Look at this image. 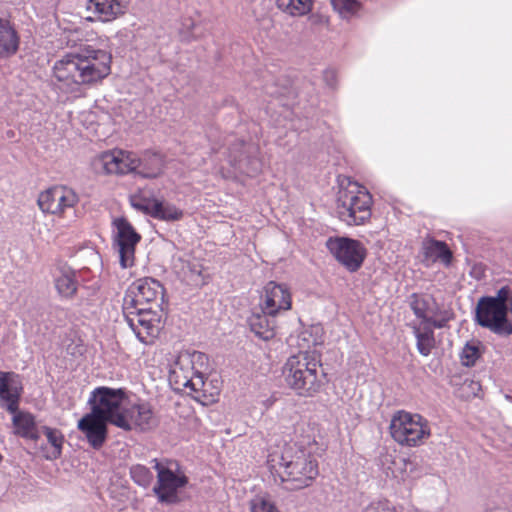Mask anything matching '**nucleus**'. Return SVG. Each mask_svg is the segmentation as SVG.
Wrapping results in <instances>:
<instances>
[{"label":"nucleus","mask_w":512,"mask_h":512,"mask_svg":"<svg viewBox=\"0 0 512 512\" xmlns=\"http://www.w3.org/2000/svg\"><path fill=\"white\" fill-rule=\"evenodd\" d=\"M112 55L92 45L80 43L54 65V76L70 91H78L81 85L102 81L111 73Z\"/></svg>","instance_id":"1"},{"label":"nucleus","mask_w":512,"mask_h":512,"mask_svg":"<svg viewBox=\"0 0 512 512\" xmlns=\"http://www.w3.org/2000/svg\"><path fill=\"white\" fill-rule=\"evenodd\" d=\"M267 465L283 488L297 491L309 487L319 475L315 456L297 443H286L268 455Z\"/></svg>","instance_id":"2"},{"label":"nucleus","mask_w":512,"mask_h":512,"mask_svg":"<svg viewBox=\"0 0 512 512\" xmlns=\"http://www.w3.org/2000/svg\"><path fill=\"white\" fill-rule=\"evenodd\" d=\"M283 376L287 386L303 397L318 393L325 378L321 365L307 353L289 357L283 367Z\"/></svg>","instance_id":"3"},{"label":"nucleus","mask_w":512,"mask_h":512,"mask_svg":"<svg viewBox=\"0 0 512 512\" xmlns=\"http://www.w3.org/2000/svg\"><path fill=\"white\" fill-rule=\"evenodd\" d=\"M372 196L356 182L339 190L336 212L347 225H362L371 217Z\"/></svg>","instance_id":"4"},{"label":"nucleus","mask_w":512,"mask_h":512,"mask_svg":"<svg viewBox=\"0 0 512 512\" xmlns=\"http://www.w3.org/2000/svg\"><path fill=\"white\" fill-rule=\"evenodd\" d=\"M128 399L124 389H114L106 386L95 388L90 395L89 405L92 414L119 427L128 428L127 422L122 418L125 402Z\"/></svg>","instance_id":"5"},{"label":"nucleus","mask_w":512,"mask_h":512,"mask_svg":"<svg viewBox=\"0 0 512 512\" xmlns=\"http://www.w3.org/2000/svg\"><path fill=\"white\" fill-rule=\"evenodd\" d=\"M390 434L401 445L418 446L430 436L428 422L419 414L398 411L391 419Z\"/></svg>","instance_id":"6"},{"label":"nucleus","mask_w":512,"mask_h":512,"mask_svg":"<svg viewBox=\"0 0 512 512\" xmlns=\"http://www.w3.org/2000/svg\"><path fill=\"white\" fill-rule=\"evenodd\" d=\"M154 468L157 471V484L153 488L154 494L160 503L176 504L180 501L178 489L188 484V478L183 472H179V465L172 460L160 462L153 459Z\"/></svg>","instance_id":"7"},{"label":"nucleus","mask_w":512,"mask_h":512,"mask_svg":"<svg viewBox=\"0 0 512 512\" xmlns=\"http://www.w3.org/2000/svg\"><path fill=\"white\" fill-rule=\"evenodd\" d=\"M165 289L156 279L145 277L135 280L127 289L122 307L128 309L152 307L163 310Z\"/></svg>","instance_id":"8"},{"label":"nucleus","mask_w":512,"mask_h":512,"mask_svg":"<svg viewBox=\"0 0 512 512\" xmlns=\"http://www.w3.org/2000/svg\"><path fill=\"white\" fill-rule=\"evenodd\" d=\"M155 165L152 169L137 170L141 166V160L132 152L114 150L102 153L99 162L107 174H127L135 172L143 178H156L161 174V160L154 156Z\"/></svg>","instance_id":"9"},{"label":"nucleus","mask_w":512,"mask_h":512,"mask_svg":"<svg viewBox=\"0 0 512 512\" xmlns=\"http://www.w3.org/2000/svg\"><path fill=\"white\" fill-rule=\"evenodd\" d=\"M169 382L174 390L189 395L199 393L204 386L203 376L194 369L192 356L187 352L179 354L171 365Z\"/></svg>","instance_id":"10"},{"label":"nucleus","mask_w":512,"mask_h":512,"mask_svg":"<svg viewBox=\"0 0 512 512\" xmlns=\"http://www.w3.org/2000/svg\"><path fill=\"white\" fill-rule=\"evenodd\" d=\"M476 322L500 336L512 334V323L508 319V310L497 305L490 296L479 299L475 310Z\"/></svg>","instance_id":"11"},{"label":"nucleus","mask_w":512,"mask_h":512,"mask_svg":"<svg viewBox=\"0 0 512 512\" xmlns=\"http://www.w3.org/2000/svg\"><path fill=\"white\" fill-rule=\"evenodd\" d=\"M326 247L336 260L350 272L360 269L367 254L366 248L360 241L348 237H330L326 242Z\"/></svg>","instance_id":"12"},{"label":"nucleus","mask_w":512,"mask_h":512,"mask_svg":"<svg viewBox=\"0 0 512 512\" xmlns=\"http://www.w3.org/2000/svg\"><path fill=\"white\" fill-rule=\"evenodd\" d=\"M123 315L137 338L145 344L152 343L160 329V316L152 307L128 309L122 307Z\"/></svg>","instance_id":"13"},{"label":"nucleus","mask_w":512,"mask_h":512,"mask_svg":"<svg viewBox=\"0 0 512 512\" xmlns=\"http://www.w3.org/2000/svg\"><path fill=\"white\" fill-rule=\"evenodd\" d=\"M116 228L114 241L120 257V264L123 268L131 267L134 264L135 248L141 240V235L125 217L115 218L112 222Z\"/></svg>","instance_id":"14"},{"label":"nucleus","mask_w":512,"mask_h":512,"mask_svg":"<svg viewBox=\"0 0 512 512\" xmlns=\"http://www.w3.org/2000/svg\"><path fill=\"white\" fill-rule=\"evenodd\" d=\"M79 201L78 195L66 186H54L38 196V206L44 213L61 214L65 209L74 207Z\"/></svg>","instance_id":"15"},{"label":"nucleus","mask_w":512,"mask_h":512,"mask_svg":"<svg viewBox=\"0 0 512 512\" xmlns=\"http://www.w3.org/2000/svg\"><path fill=\"white\" fill-rule=\"evenodd\" d=\"M107 423L109 422L92 413H87L78 421L77 428L84 434L89 445L99 450L107 440Z\"/></svg>","instance_id":"16"},{"label":"nucleus","mask_w":512,"mask_h":512,"mask_svg":"<svg viewBox=\"0 0 512 512\" xmlns=\"http://www.w3.org/2000/svg\"><path fill=\"white\" fill-rule=\"evenodd\" d=\"M121 416L128 424V428H122L125 431H130L134 427L146 431L156 426L152 408L148 403L126 406Z\"/></svg>","instance_id":"17"},{"label":"nucleus","mask_w":512,"mask_h":512,"mask_svg":"<svg viewBox=\"0 0 512 512\" xmlns=\"http://www.w3.org/2000/svg\"><path fill=\"white\" fill-rule=\"evenodd\" d=\"M265 300L263 308L270 314H277L280 310L291 308V294L284 284L270 281L264 287Z\"/></svg>","instance_id":"18"},{"label":"nucleus","mask_w":512,"mask_h":512,"mask_svg":"<svg viewBox=\"0 0 512 512\" xmlns=\"http://www.w3.org/2000/svg\"><path fill=\"white\" fill-rule=\"evenodd\" d=\"M276 314L268 313L267 309L261 308L259 312H253L248 318L250 330L262 340H270L275 336Z\"/></svg>","instance_id":"19"},{"label":"nucleus","mask_w":512,"mask_h":512,"mask_svg":"<svg viewBox=\"0 0 512 512\" xmlns=\"http://www.w3.org/2000/svg\"><path fill=\"white\" fill-rule=\"evenodd\" d=\"M89 3L101 21L110 22L126 13L130 0H89Z\"/></svg>","instance_id":"20"},{"label":"nucleus","mask_w":512,"mask_h":512,"mask_svg":"<svg viewBox=\"0 0 512 512\" xmlns=\"http://www.w3.org/2000/svg\"><path fill=\"white\" fill-rule=\"evenodd\" d=\"M54 284L62 298L72 299L78 290L76 271L67 265L59 266L54 276Z\"/></svg>","instance_id":"21"},{"label":"nucleus","mask_w":512,"mask_h":512,"mask_svg":"<svg viewBox=\"0 0 512 512\" xmlns=\"http://www.w3.org/2000/svg\"><path fill=\"white\" fill-rule=\"evenodd\" d=\"M237 146L242 150L239 154L232 155L233 165L249 176L257 174L261 170V162L258 158L250 156V154L256 152L257 148L253 144H245L244 142L239 143Z\"/></svg>","instance_id":"22"},{"label":"nucleus","mask_w":512,"mask_h":512,"mask_svg":"<svg viewBox=\"0 0 512 512\" xmlns=\"http://www.w3.org/2000/svg\"><path fill=\"white\" fill-rule=\"evenodd\" d=\"M12 422L15 435L32 441H37L40 438L41 427L37 426L35 417L31 413H16L13 416Z\"/></svg>","instance_id":"23"},{"label":"nucleus","mask_w":512,"mask_h":512,"mask_svg":"<svg viewBox=\"0 0 512 512\" xmlns=\"http://www.w3.org/2000/svg\"><path fill=\"white\" fill-rule=\"evenodd\" d=\"M422 252L424 260L428 262L441 261L445 265H449L452 261V252L448 245L434 238H426L422 242Z\"/></svg>","instance_id":"24"},{"label":"nucleus","mask_w":512,"mask_h":512,"mask_svg":"<svg viewBox=\"0 0 512 512\" xmlns=\"http://www.w3.org/2000/svg\"><path fill=\"white\" fill-rule=\"evenodd\" d=\"M19 47V37L9 21L0 18V57L15 54Z\"/></svg>","instance_id":"25"},{"label":"nucleus","mask_w":512,"mask_h":512,"mask_svg":"<svg viewBox=\"0 0 512 512\" xmlns=\"http://www.w3.org/2000/svg\"><path fill=\"white\" fill-rule=\"evenodd\" d=\"M40 432L46 436L48 443L51 445V449L42 448L45 459L56 460L60 458L64 443V435L62 432L48 426H42Z\"/></svg>","instance_id":"26"},{"label":"nucleus","mask_w":512,"mask_h":512,"mask_svg":"<svg viewBox=\"0 0 512 512\" xmlns=\"http://www.w3.org/2000/svg\"><path fill=\"white\" fill-rule=\"evenodd\" d=\"M413 334L417 340V350L423 356H428L435 347L434 331L430 325L413 326Z\"/></svg>","instance_id":"27"},{"label":"nucleus","mask_w":512,"mask_h":512,"mask_svg":"<svg viewBox=\"0 0 512 512\" xmlns=\"http://www.w3.org/2000/svg\"><path fill=\"white\" fill-rule=\"evenodd\" d=\"M314 0H276L277 7L291 16L308 14L313 7Z\"/></svg>","instance_id":"28"},{"label":"nucleus","mask_w":512,"mask_h":512,"mask_svg":"<svg viewBox=\"0 0 512 512\" xmlns=\"http://www.w3.org/2000/svg\"><path fill=\"white\" fill-rule=\"evenodd\" d=\"M435 303L432 296H423L413 293L410 296V307L417 318L422 319V323L429 317L428 313H435L431 305Z\"/></svg>","instance_id":"29"},{"label":"nucleus","mask_w":512,"mask_h":512,"mask_svg":"<svg viewBox=\"0 0 512 512\" xmlns=\"http://www.w3.org/2000/svg\"><path fill=\"white\" fill-rule=\"evenodd\" d=\"M18 376L13 372L0 371V398L4 399L13 395L15 392H21Z\"/></svg>","instance_id":"30"},{"label":"nucleus","mask_w":512,"mask_h":512,"mask_svg":"<svg viewBox=\"0 0 512 512\" xmlns=\"http://www.w3.org/2000/svg\"><path fill=\"white\" fill-rule=\"evenodd\" d=\"M158 200L155 198L146 197L141 192L133 194L130 196V204L131 206L149 216H152V213H156Z\"/></svg>","instance_id":"31"},{"label":"nucleus","mask_w":512,"mask_h":512,"mask_svg":"<svg viewBox=\"0 0 512 512\" xmlns=\"http://www.w3.org/2000/svg\"><path fill=\"white\" fill-rule=\"evenodd\" d=\"M157 204L159 205L157 207L158 211L152 213L151 217L165 221H177L183 217V212L176 206L160 200H158Z\"/></svg>","instance_id":"32"},{"label":"nucleus","mask_w":512,"mask_h":512,"mask_svg":"<svg viewBox=\"0 0 512 512\" xmlns=\"http://www.w3.org/2000/svg\"><path fill=\"white\" fill-rule=\"evenodd\" d=\"M129 473L134 483L143 488H148L154 479L149 468L141 464L132 465Z\"/></svg>","instance_id":"33"},{"label":"nucleus","mask_w":512,"mask_h":512,"mask_svg":"<svg viewBox=\"0 0 512 512\" xmlns=\"http://www.w3.org/2000/svg\"><path fill=\"white\" fill-rule=\"evenodd\" d=\"M390 460L391 466L387 467V470L390 471V474L394 478H401L403 479V474L407 471L408 466H413L412 462L407 460L405 457L402 456H395L392 457V455L385 456V461L388 462Z\"/></svg>","instance_id":"34"},{"label":"nucleus","mask_w":512,"mask_h":512,"mask_svg":"<svg viewBox=\"0 0 512 512\" xmlns=\"http://www.w3.org/2000/svg\"><path fill=\"white\" fill-rule=\"evenodd\" d=\"M480 342L470 341L467 342L461 352V361L464 366L471 367L475 365L477 359L480 357Z\"/></svg>","instance_id":"35"},{"label":"nucleus","mask_w":512,"mask_h":512,"mask_svg":"<svg viewBox=\"0 0 512 512\" xmlns=\"http://www.w3.org/2000/svg\"><path fill=\"white\" fill-rule=\"evenodd\" d=\"M251 512H279L278 508L268 497L257 495L250 501Z\"/></svg>","instance_id":"36"},{"label":"nucleus","mask_w":512,"mask_h":512,"mask_svg":"<svg viewBox=\"0 0 512 512\" xmlns=\"http://www.w3.org/2000/svg\"><path fill=\"white\" fill-rule=\"evenodd\" d=\"M331 4L341 15L353 14L360 7V3L357 0H331Z\"/></svg>","instance_id":"37"},{"label":"nucleus","mask_w":512,"mask_h":512,"mask_svg":"<svg viewBox=\"0 0 512 512\" xmlns=\"http://www.w3.org/2000/svg\"><path fill=\"white\" fill-rule=\"evenodd\" d=\"M511 295H512L511 289L508 286H504L497 291L496 296H494V297L490 296V298L492 300H494V302L497 305L507 308V310H509L508 302L510 303Z\"/></svg>","instance_id":"38"},{"label":"nucleus","mask_w":512,"mask_h":512,"mask_svg":"<svg viewBox=\"0 0 512 512\" xmlns=\"http://www.w3.org/2000/svg\"><path fill=\"white\" fill-rule=\"evenodd\" d=\"M364 512H396L395 508L388 502H376L368 505Z\"/></svg>","instance_id":"39"},{"label":"nucleus","mask_w":512,"mask_h":512,"mask_svg":"<svg viewBox=\"0 0 512 512\" xmlns=\"http://www.w3.org/2000/svg\"><path fill=\"white\" fill-rule=\"evenodd\" d=\"M21 396V392H15L13 395L4 398L3 400L7 402V410L8 412L15 415L16 413H19L18 411V402Z\"/></svg>","instance_id":"40"},{"label":"nucleus","mask_w":512,"mask_h":512,"mask_svg":"<svg viewBox=\"0 0 512 512\" xmlns=\"http://www.w3.org/2000/svg\"><path fill=\"white\" fill-rule=\"evenodd\" d=\"M449 318H441V319H435L433 317H428L422 324L423 325H430V327L433 328H444L447 326Z\"/></svg>","instance_id":"41"},{"label":"nucleus","mask_w":512,"mask_h":512,"mask_svg":"<svg viewBox=\"0 0 512 512\" xmlns=\"http://www.w3.org/2000/svg\"><path fill=\"white\" fill-rule=\"evenodd\" d=\"M324 80L329 87L334 88L336 85V72L332 69L325 70Z\"/></svg>","instance_id":"42"},{"label":"nucleus","mask_w":512,"mask_h":512,"mask_svg":"<svg viewBox=\"0 0 512 512\" xmlns=\"http://www.w3.org/2000/svg\"><path fill=\"white\" fill-rule=\"evenodd\" d=\"M181 37H182V41L191 42L192 40L199 38V35L194 34L193 32H189V31H187V32L182 31Z\"/></svg>","instance_id":"43"},{"label":"nucleus","mask_w":512,"mask_h":512,"mask_svg":"<svg viewBox=\"0 0 512 512\" xmlns=\"http://www.w3.org/2000/svg\"><path fill=\"white\" fill-rule=\"evenodd\" d=\"M183 25L188 30H192V29H195L197 27L196 24L191 19H188Z\"/></svg>","instance_id":"44"}]
</instances>
